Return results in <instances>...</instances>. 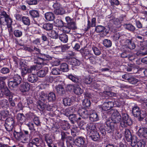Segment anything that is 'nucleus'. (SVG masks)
<instances>
[{
  "label": "nucleus",
  "mask_w": 147,
  "mask_h": 147,
  "mask_svg": "<svg viewBox=\"0 0 147 147\" xmlns=\"http://www.w3.org/2000/svg\"><path fill=\"white\" fill-rule=\"evenodd\" d=\"M86 128L87 131L90 132L92 131L96 130L95 126L92 123L87 124Z\"/></svg>",
  "instance_id": "63"
},
{
  "label": "nucleus",
  "mask_w": 147,
  "mask_h": 147,
  "mask_svg": "<svg viewBox=\"0 0 147 147\" xmlns=\"http://www.w3.org/2000/svg\"><path fill=\"white\" fill-rule=\"evenodd\" d=\"M37 64H36L35 65H33L30 67H28V73H31L33 71H35V70H37L40 69V68H39Z\"/></svg>",
  "instance_id": "58"
},
{
  "label": "nucleus",
  "mask_w": 147,
  "mask_h": 147,
  "mask_svg": "<svg viewBox=\"0 0 147 147\" xmlns=\"http://www.w3.org/2000/svg\"><path fill=\"white\" fill-rule=\"evenodd\" d=\"M22 21L23 24L29 26L30 24V20L29 17L26 16H23Z\"/></svg>",
  "instance_id": "52"
},
{
  "label": "nucleus",
  "mask_w": 147,
  "mask_h": 147,
  "mask_svg": "<svg viewBox=\"0 0 147 147\" xmlns=\"http://www.w3.org/2000/svg\"><path fill=\"white\" fill-rule=\"evenodd\" d=\"M122 78L131 84L135 85L139 82V80L129 74H126L122 76Z\"/></svg>",
  "instance_id": "10"
},
{
  "label": "nucleus",
  "mask_w": 147,
  "mask_h": 147,
  "mask_svg": "<svg viewBox=\"0 0 147 147\" xmlns=\"http://www.w3.org/2000/svg\"><path fill=\"white\" fill-rule=\"evenodd\" d=\"M0 113L3 118L5 119L6 117H9L10 115V112L8 110H4L1 111Z\"/></svg>",
  "instance_id": "60"
},
{
  "label": "nucleus",
  "mask_w": 147,
  "mask_h": 147,
  "mask_svg": "<svg viewBox=\"0 0 147 147\" xmlns=\"http://www.w3.org/2000/svg\"><path fill=\"white\" fill-rule=\"evenodd\" d=\"M92 75L83 76L82 78L80 76L72 74H71L68 75L67 78L74 83L83 86L85 84H90L92 81L91 78Z\"/></svg>",
  "instance_id": "1"
},
{
  "label": "nucleus",
  "mask_w": 147,
  "mask_h": 147,
  "mask_svg": "<svg viewBox=\"0 0 147 147\" xmlns=\"http://www.w3.org/2000/svg\"><path fill=\"white\" fill-rule=\"evenodd\" d=\"M76 109L75 107H70L66 109L63 111L64 115L68 117V116L73 114L74 112L76 111Z\"/></svg>",
  "instance_id": "29"
},
{
  "label": "nucleus",
  "mask_w": 147,
  "mask_h": 147,
  "mask_svg": "<svg viewBox=\"0 0 147 147\" xmlns=\"http://www.w3.org/2000/svg\"><path fill=\"white\" fill-rule=\"evenodd\" d=\"M82 105L84 106L83 108H87L89 107L91 105V102L89 99H85L82 102Z\"/></svg>",
  "instance_id": "54"
},
{
  "label": "nucleus",
  "mask_w": 147,
  "mask_h": 147,
  "mask_svg": "<svg viewBox=\"0 0 147 147\" xmlns=\"http://www.w3.org/2000/svg\"><path fill=\"white\" fill-rule=\"evenodd\" d=\"M56 15H62L65 13L64 9L61 7H59L55 9L54 11Z\"/></svg>",
  "instance_id": "62"
},
{
  "label": "nucleus",
  "mask_w": 147,
  "mask_h": 147,
  "mask_svg": "<svg viewBox=\"0 0 147 147\" xmlns=\"http://www.w3.org/2000/svg\"><path fill=\"white\" fill-rule=\"evenodd\" d=\"M119 112L117 110H114L112 114L111 121H112L115 124L120 122L121 121V116Z\"/></svg>",
  "instance_id": "11"
},
{
  "label": "nucleus",
  "mask_w": 147,
  "mask_h": 147,
  "mask_svg": "<svg viewBox=\"0 0 147 147\" xmlns=\"http://www.w3.org/2000/svg\"><path fill=\"white\" fill-rule=\"evenodd\" d=\"M26 125L28 127L29 129L31 131L30 134H32L33 131H35L36 129L35 128L34 124L32 122H29L26 124Z\"/></svg>",
  "instance_id": "56"
},
{
  "label": "nucleus",
  "mask_w": 147,
  "mask_h": 147,
  "mask_svg": "<svg viewBox=\"0 0 147 147\" xmlns=\"http://www.w3.org/2000/svg\"><path fill=\"white\" fill-rule=\"evenodd\" d=\"M123 26L125 29L130 32H134L135 31V27L131 23H124L123 24Z\"/></svg>",
  "instance_id": "30"
},
{
  "label": "nucleus",
  "mask_w": 147,
  "mask_h": 147,
  "mask_svg": "<svg viewBox=\"0 0 147 147\" xmlns=\"http://www.w3.org/2000/svg\"><path fill=\"white\" fill-rule=\"evenodd\" d=\"M27 80L30 82L33 83L37 80L38 77L35 74H30L28 75Z\"/></svg>",
  "instance_id": "42"
},
{
  "label": "nucleus",
  "mask_w": 147,
  "mask_h": 147,
  "mask_svg": "<svg viewBox=\"0 0 147 147\" xmlns=\"http://www.w3.org/2000/svg\"><path fill=\"white\" fill-rule=\"evenodd\" d=\"M114 102H113V107H117L118 109H116L117 111L122 112L123 110V105H122L121 102L120 101V100L117 99L116 98H114Z\"/></svg>",
  "instance_id": "18"
},
{
  "label": "nucleus",
  "mask_w": 147,
  "mask_h": 147,
  "mask_svg": "<svg viewBox=\"0 0 147 147\" xmlns=\"http://www.w3.org/2000/svg\"><path fill=\"white\" fill-rule=\"evenodd\" d=\"M90 17H87V24L86 26L84 28V30L86 31H87L91 27H95L96 24V18H92L90 21L89 20Z\"/></svg>",
  "instance_id": "14"
},
{
  "label": "nucleus",
  "mask_w": 147,
  "mask_h": 147,
  "mask_svg": "<svg viewBox=\"0 0 147 147\" xmlns=\"http://www.w3.org/2000/svg\"><path fill=\"white\" fill-rule=\"evenodd\" d=\"M22 81V79L20 75L14 74L13 78L9 81L8 86L11 88H15L21 83Z\"/></svg>",
  "instance_id": "7"
},
{
  "label": "nucleus",
  "mask_w": 147,
  "mask_h": 147,
  "mask_svg": "<svg viewBox=\"0 0 147 147\" xmlns=\"http://www.w3.org/2000/svg\"><path fill=\"white\" fill-rule=\"evenodd\" d=\"M78 113L80 116L84 119L88 118L90 114L89 111L88 110L87 108L83 107L79 109Z\"/></svg>",
  "instance_id": "17"
},
{
  "label": "nucleus",
  "mask_w": 147,
  "mask_h": 147,
  "mask_svg": "<svg viewBox=\"0 0 147 147\" xmlns=\"http://www.w3.org/2000/svg\"><path fill=\"white\" fill-rule=\"evenodd\" d=\"M13 63L14 66L16 68H19L20 66V64L22 63H24L20 59L15 56H13L12 57Z\"/></svg>",
  "instance_id": "38"
},
{
  "label": "nucleus",
  "mask_w": 147,
  "mask_h": 147,
  "mask_svg": "<svg viewBox=\"0 0 147 147\" xmlns=\"http://www.w3.org/2000/svg\"><path fill=\"white\" fill-rule=\"evenodd\" d=\"M49 68L47 67H45L41 69L38 71L37 76L40 78L44 77L49 72Z\"/></svg>",
  "instance_id": "26"
},
{
  "label": "nucleus",
  "mask_w": 147,
  "mask_h": 147,
  "mask_svg": "<svg viewBox=\"0 0 147 147\" xmlns=\"http://www.w3.org/2000/svg\"><path fill=\"white\" fill-rule=\"evenodd\" d=\"M45 140L48 147H57V144L53 142L51 136L46 134L45 137Z\"/></svg>",
  "instance_id": "16"
},
{
  "label": "nucleus",
  "mask_w": 147,
  "mask_h": 147,
  "mask_svg": "<svg viewBox=\"0 0 147 147\" xmlns=\"http://www.w3.org/2000/svg\"><path fill=\"white\" fill-rule=\"evenodd\" d=\"M64 105L65 106H70L73 102L72 100L69 98H64L63 100Z\"/></svg>",
  "instance_id": "49"
},
{
  "label": "nucleus",
  "mask_w": 147,
  "mask_h": 147,
  "mask_svg": "<svg viewBox=\"0 0 147 147\" xmlns=\"http://www.w3.org/2000/svg\"><path fill=\"white\" fill-rule=\"evenodd\" d=\"M89 119L92 122H94L98 121L99 118L96 113L93 111L90 114Z\"/></svg>",
  "instance_id": "36"
},
{
  "label": "nucleus",
  "mask_w": 147,
  "mask_h": 147,
  "mask_svg": "<svg viewBox=\"0 0 147 147\" xmlns=\"http://www.w3.org/2000/svg\"><path fill=\"white\" fill-rule=\"evenodd\" d=\"M132 113L136 117H138L140 121L143 120L146 116L145 111H142L140 108L137 105L132 107Z\"/></svg>",
  "instance_id": "4"
},
{
  "label": "nucleus",
  "mask_w": 147,
  "mask_h": 147,
  "mask_svg": "<svg viewBox=\"0 0 147 147\" xmlns=\"http://www.w3.org/2000/svg\"><path fill=\"white\" fill-rule=\"evenodd\" d=\"M47 94L45 92L42 91L41 92L40 94L39 100L37 101V105H39V102H41L42 103L47 102Z\"/></svg>",
  "instance_id": "28"
},
{
  "label": "nucleus",
  "mask_w": 147,
  "mask_h": 147,
  "mask_svg": "<svg viewBox=\"0 0 147 147\" xmlns=\"http://www.w3.org/2000/svg\"><path fill=\"white\" fill-rule=\"evenodd\" d=\"M122 53L120 55V57L122 58H127L130 53L129 51L124 49L122 50Z\"/></svg>",
  "instance_id": "53"
},
{
  "label": "nucleus",
  "mask_w": 147,
  "mask_h": 147,
  "mask_svg": "<svg viewBox=\"0 0 147 147\" xmlns=\"http://www.w3.org/2000/svg\"><path fill=\"white\" fill-rule=\"evenodd\" d=\"M55 89L57 93L59 95L62 96L65 93V91L63 85L59 84L56 86Z\"/></svg>",
  "instance_id": "34"
},
{
  "label": "nucleus",
  "mask_w": 147,
  "mask_h": 147,
  "mask_svg": "<svg viewBox=\"0 0 147 147\" xmlns=\"http://www.w3.org/2000/svg\"><path fill=\"white\" fill-rule=\"evenodd\" d=\"M56 99L55 94L53 92L49 93L47 96V102L55 101Z\"/></svg>",
  "instance_id": "46"
},
{
  "label": "nucleus",
  "mask_w": 147,
  "mask_h": 147,
  "mask_svg": "<svg viewBox=\"0 0 147 147\" xmlns=\"http://www.w3.org/2000/svg\"><path fill=\"white\" fill-rule=\"evenodd\" d=\"M30 85L27 82H24L22 84L20 87V90L23 94L25 96L28 95L27 92L30 90Z\"/></svg>",
  "instance_id": "13"
},
{
  "label": "nucleus",
  "mask_w": 147,
  "mask_h": 147,
  "mask_svg": "<svg viewBox=\"0 0 147 147\" xmlns=\"http://www.w3.org/2000/svg\"><path fill=\"white\" fill-rule=\"evenodd\" d=\"M125 135L126 140L128 142H130L133 138V135L131 134V132L129 129H125Z\"/></svg>",
  "instance_id": "40"
},
{
  "label": "nucleus",
  "mask_w": 147,
  "mask_h": 147,
  "mask_svg": "<svg viewBox=\"0 0 147 147\" xmlns=\"http://www.w3.org/2000/svg\"><path fill=\"white\" fill-rule=\"evenodd\" d=\"M51 59V57L48 55L40 53L37 57L34 58V63L39 65V68H41L44 65V61L49 60Z\"/></svg>",
  "instance_id": "3"
},
{
  "label": "nucleus",
  "mask_w": 147,
  "mask_h": 147,
  "mask_svg": "<svg viewBox=\"0 0 147 147\" xmlns=\"http://www.w3.org/2000/svg\"><path fill=\"white\" fill-rule=\"evenodd\" d=\"M6 79L5 76H0V89L4 90L7 88L6 84Z\"/></svg>",
  "instance_id": "33"
},
{
  "label": "nucleus",
  "mask_w": 147,
  "mask_h": 147,
  "mask_svg": "<svg viewBox=\"0 0 147 147\" xmlns=\"http://www.w3.org/2000/svg\"><path fill=\"white\" fill-rule=\"evenodd\" d=\"M89 135L90 137L94 141H98L100 138L99 133L96 130L90 132Z\"/></svg>",
  "instance_id": "19"
},
{
  "label": "nucleus",
  "mask_w": 147,
  "mask_h": 147,
  "mask_svg": "<svg viewBox=\"0 0 147 147\" xmlns=\"http://www.w3.org/2000/svg\"><path fill=\"white\" fill-rule=\"evenodd\" d=\"M53 24L50 23H46L43 24L42 28L47 31H49L52 30Z\"/></svg>",
  "instance_id": "44"
},
{
  "label": "nucleus",
  "mask_w": 147,
  "mask_h": 147,
  "mask_svg": "<svg viewBox=\"0 0 147 147\" xmlns=\"http://www.w3.org/2000/svg\"><path fill=\"white\" fill-rule=\"evenodd\" d=\"M45 19L49 21H51L54 20L55 18L54 14L52 12H47L45 14Z\"/></svg>",
  "instance_id": "32"
},
{
  "label": "nucleus",
  "mask_w": 147,
  "mask_h": 147,
  "mask_svg": "<svg viewBox=\"0 0 147 147\" xmlns=\"http://www.w3.org/2000/svg\"><path fill=\"white\" fill-rule=\"evenodd\" d=\"M29 14L33 18H38L39 16V11L37 10H30L29 11Z\"/></svg>",
  "instance_id": "47"
},
{
  "label": "nucleus",
  "mask_w": 147,
  "mask_h": 147,
  "mask_svg": "<svg viewBox=\"0 0 147 147\" xmlns=\"http://www.w3.org/2000/svg\"><path fill=\"white\" fill-rule=\"evenodd\" d=\"M125 135L126 140L128 142H130L133 138V135L131 134V132L129 129H125Z\"/></svg>",
  "instance_id": "41"
},
{
  "label": "nucleus",
  "mask_w": 147,
  "mask_h": 147,
  "mask_svg": "<svg viewBox=\"0 0 147 147\" xmlns=\"http://www.w3.org/2000/svg\"><path fill=\"white\" fill-rule=\"evenodd\" d=\"M115 124L112 121L109 120L105 122V127L108 134H113L115 131Z\"/></svg>",
  "instance_id": "9"
},
{
  "label": "nucleus",
  "mask_w": 147,
  "mask_h": 147,
  "mask_svg": "<svg viewBox=\"0 0 147 147\" xmlns=\"http://www.w3.org/2000/svg\"><path fill=\"white\" fill-rule=\"evenodd\" d=\"M39 105H37V107L40 111H42L45 109L49 111L53 110L52 106L49 105L48 102H45L44 103L39 101Z\"/></svg>",
  "instance_id": "12"
},
{
  "label": "nucleus",
  "mask_w": 147,
  "mask_h": 147,
  "mask_svg": "<svg viewBox=\"0 0 147 147\" xmlns=\"http://www.w3.org/2000/svg\"><path fill=\"white\" fill-rule=\"evenodd\" d=\"M15 123V120L13 117H8L5 120V123L9 124V125L14 126Z\"/></svg>",
  "instance_id": "55"
},
{
  "label": "nucleus",
  "mask_w": 147,
  "mask_h": 147,
  "mask_svg": "<svg viewBox=\"0 0 147 147\" xmlns=\"http://www.w3.org/2000/svg\"><path fill=\"white\" fill-rule=\"evenodd\" d=\"M137 134L140 138L143 137L147 139V128L140 127Z\"/></svg>",
  "instance_id": "24"
},
{
  "label": "nucleus",
  "mask_w": 147,
  "mask_h": 147,
  "mask_svg": "<svg viewBox=\"0 0 147 147\" xmlns=\"http://www.w3.org/2000/svg\"><path fill=\"white\" fill-rule=\"evenodd\" d=\"M58 37L61 41L64 43H67L68 40V36L65 33H63L60 34L59 35Z\"/></svg>",
  "instance_id": "43"
},
{
  "label": "nucleus",
  "mask_w": 147,
  "mask_h": 147,
  "mask_svg": "<svg viewBox=\"0 0 147 147\" xmlns=\"http://www.w3.org/2000/svg\"><path fill=\"white\" fill-rule=\"evenodd\" d=\"M95 31L96 33H101L105 35H107L108 33L105 27L102 25H98L96 26Z\"/></svg>",
  "instance_id": "22"
},
{
  "label": "nucleus",
  "mask_w": 147,
  "mask_h": 147,
  "mask_svg": "<svg viewBox=\"0 0 147 147\" xmlns=\"http://www.w3.org/2000/svg\"><path fill=\"white\" fill-rule=\"evenodd\" d=\"M19 68L21 69L22 76L24 77L28 73V66L24 63H22Z\"/></svg>",
  "instance_id": "27"
},
{
  "label": "nucleus",
  "mask_w": 147,
  "mask_h": 147,
  "mask_svg": "<svg viewBox=\"0 0 147 147\" xmlns=\"http://www.w3.org/2000/svg\"><path fill=\"white\" fill-rule=\"evenodd\" d=\"M13 34L16 37H20L23 35L22 31L19 29H15L13 31Z\"/></svg>",
  "instance_id": "59"
},
{
  "label": "nucleus",
  "mask_w": 147,
  "mask_h": 147,
  "mask_svg": "<svg viewBox=\"0 0 147 147\" xmlns=\"http://www.w3.org/2000/svg\"><path fill=\"white\" fill-rule=\"evenodd\" d=\"M31 134L29 133L28 131L20 129L19 132L14 130L13 133V136L17 140H20L26 141L27 140L30 139L31 136Z\"/></svg>",
  "instance_id": "2"
},
{
  "label": "nucleus",
  "mask_w": 147,
  "mask_h": 147,
  "mask_svg": "<svg viewBox=\"0 0 147 147\" xmlns=\"http://www.w3.org/2000/svg\"><path fill=\"white\" fill-rule=\"evenodd\" d=\"M92 49L94 54L96 55H99L101 53V52L100 49L96 47L93 46L92 47Z\"/></svg>",
  "instance_id": "64"
},
{
  "label": "nucleus",
  "mask_w": 147,
  "mask_h": 147,
  "mask_svg": "<svg viewBox=\"0 0 147 147\" xmlns=\"http://www.w3.org/2000/svg\"><path fill=\"white\" fill-rule=\"evenodd\" d=\"M68 117L72 123H74L75 121H77L78 120V118L74 113Z\"/></svg>",
  "instance_id": "61"
},
{
  "label": "nucleus",
  "mask_w": 147,
  "mask_h": 147,
  "mask_svg": "<svg viewBox=\"0 0 147 147\" xmlns=\"http://www.w3.org/2000/svg\"><path fill=\"white\" fill-rule=\"evenodd\" d=\"M121 121L120 123L119 128L122 129L127 126H130L132 124V121L129 115L125 113H122Z\"/></svg>",
  "instance_id": "5"
},
{
  "label": "nucleus",
  "mask_w": 147,
  "mask_h": 147,
  "mask_svg": "<svg viewBox=\"0 0 147 147\" xmlns=\"http://www.w3.org/2000/svg\"><path fill=\"white\" fill-rule=\"evenodd\" d=\"M73 91L77 95H80L83 92V90L78 85H73Z\"/></svg>",
  "instance_id": "31"
},
{
  "label": "nucleus",
  "mask_w": 147,
  "mask_h": 147,
  "mask_svg": "<svg viewBox=\"0 0 147 147\" xmlns=\"http://www.w3.org/2000/svg\"><path fill=\"white\" fill-rule=\"evenodd\" d=\"M102 44L106 48H109L111 47L112 41L110 40L105 39L103 40Z\"/></svg>",
  "instance_id": "51"
},
{
  "label": "nucleus",
  "mask_w": 147,
  "mask_h": 147,
  "mask_svg": "<svg viewBox=\"0 0 147 147\" xmlns=\"http://www.w3.org/2000/svg\"><path fill=\"white\" fill-rule=\"evenodd\" d=\"M79 51L83 58L85 59L88 58V57L92 55L91 53V51H90L89 49L85 46L82 47Z\"/></svg>",
  "instance_id": "15"
},
{
  "label": "nucleus",
  "mask_w": 147,
  "mask_h": 147,
  "mask_svg": "<svg viewBox=\"0 0 147 147\" xmlns=\"http://www.w3.org/2000/svg\"><path fill=\"white\" fill-rule=\"evenodd\" d=\"M16 118L17 120L21 123H23L26 120V117L23 113L18 114Z\"/></svg>",
  "instance_id": "48"
},
{
  "label": "nucleus",
  "mask_w": 147,
  "mask_h": 147,
  "mask_svg": "<svg viewBox=\"0 0 147 147\" xmlns=\"http://www.w3.org/2000/svg\"><path fill=\"white\" fill-rule=\"evenodd\" d=\"M49 35V36L51 38L55 39L58 38L59 35L58 32L54 30H51Z\"/></svg>",
  "instance_id": "50"
},
{
  "label": "nucleus",
  "mask_w": 147,
  "mask_h": 147,
  "mask_svg": "<svg viewBox=\"0 0 147 147\" xmlns=\"http://www.w3.org/2000/svg\"><path fill=\"white\" fill-rule=\"evenodd\" d=\"M124 47L126 48H128L130 50H133L135 48L136 46L133 39L131 38L126 40V44Z\"/></svg>",
  "instance_id": "23"
},
{
  "label": "nucleus",
  "mask_w": 147,
  "mask_h": 147,
  "mask_svg": "<svg viewBox=\"0 0 147 147\" xmlns=\"http://www.w3.org/2000/svg\"><path fill=\"white\" fill-rule=\"evenodd\" d=\"M104 93L106 95L109 97H114L117 99L120 100L122 102L123 101V99L126 98V95L125 93L122 92L121 93L117 94L110 91H105Z\"/></svg>",
  "instance_id": "8"
},
{
  "label": "nucleus",
  "mask_w": 147,
  "mask_h": 147,
  "mask_svg": "<svg viewBox=\"0 0 147 147\" xmlns=\"http://www.w3.org/2000/svg\"><path fill=\"white\" fill-rule=\"evenodd\" d=\"M85 138L82 136L78 137L75 139L74 142L75 144L79 147H80L86 143Z\"/></svg>",
  "instance_id": "25"
},
{
  "label": "nucleus",
  "mask_w": 147,
  "mask_h": 147,
  "mask_svg": "<svg viewBox=\"0 0 147 147\" xmlns=\"http://www.w3.org/2000/svg\"><path fill=\"white\" fill-rule=\"evenodd\" d=\"M9 104L8 100L5 99L0 100V107L3 109H7L9 108Z\"/></svg>",
  "instance_id": "39"
},
{
  "label": "nucleus",
  "mask_w": 147,
  "mask_h": 147,
  "mask_svg": "<svg viewBox=\"0 0 147 147\" xmlns=\"http://www.w3.org/2000/svg\"><path fill=\"white\" fill-rule=\"evenodd\" d=\"M68 63L72 65V69L74 70L76 67L79 66L80 64V61L75 58H73L68 61Z\"/></svg>",
  "instance_id": "21"
},
{
  "label": "nucleus",
  "mask_w": 147,
  "mask_h": 147,
  "mask_svg": "<svg viewBox=\"0 0 147 147\" xmlns=\"http://www.w3.org/2000/svg\"><path fill=\"white\" fill-rule=\"evenodd\" d=\"M139 141V140L138 139L136 136L133 135V138L130 142L131 147H136V145Z\"/></svg>",
  "instance_id": "45"
},
{
  "label": "nucleus",
  "mask_w": 147,
  "mask_h": 147,
  "mask_svg": "<svg viewBox=\"0 0 147 147\" xmlns=\"http://www.w3.org/2000/svg\"><path fill=\"white\" fill-rule=\"evenodd\" d=\"M65 19L67 24L64 27V32L68 33L70 32L71 30H75L77 29L76 23L73 19L69 16L66 17Z\"/></svg>",
  "instance_id": "6"
},
{
  "label": "nucleus",
  "mask_w": 147,
  "mask_h": 147,
  "mask_svg": "<svg viewBox=\"0 0 147 147\" xmlns=\"http://www.w3.org/2000/svg\"><path fill=\"white\" fill-rule=\"evenodd\" d=\"M55 24L57 27H63L64 29V27L65 26L64 25V23L61 20L57 19L55 22Z\"/></svg>",
  "instance_id": "57"
},
{
  "label": "nucleus",
  "mask_w": 147,
  "mask_h": 147,
  "mask_svg": "<svg viewBox=\"0 0 147 147\" xmlns=\"http://www.w3.org/2000/svg\"><path fill=\"white\" fill-rule=\"evenodd\" d=\"M59 69L60 71L67 72L69 70V65L67 63H63L60 64Z\"/></svg>",
  "instance_id": "37"
},
{
  "label": "nucleus",
  "mask_w": 147,
  "mask_h": 147,
  "mask_svg": "<svg viewBox=\"0 0 147 147\" xmlns=\"http://www.w3.org/2000/svg\"><path fill=\"white\" fill-rule=\"evenodd\" d=\"M113 101L105 102L101 106V111L102 112L103 111H106L111 109L113 107Z\"/></svg>",
  "instance_id": "20"
},
{
  "label": "nucleus",
  "mask_w": 147,
  "mask_h": 147,
  "mask_svg": "<svg viewBox=\"0 0 147 147\" xmlns=\"http://www.w3.org/2000/svg\"><path fill=\"white\" fill-rule=\"evenodd\" d=\"M3 94L8 100L13 98L14 95V94L11 92L7 88L4 89Z\"/></svg>",
  "instance_id": "35"
}]
</instances>
